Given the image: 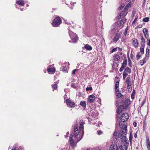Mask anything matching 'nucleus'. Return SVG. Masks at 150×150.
I'll list each match as a JSON object with an SVG mask.
<instances>
[{"label": "nucleus", "mask_w": 150, "mask_h": 150, "mask_svg": "<svg viewBox=\"0 0 150 150\" xmlns=\"http://www.w3.org/2000/svg\"><path fill=\"white\" fill-rule=\"evenodd\" d=\"M79 124L80 126L79 129L77 124L75 125L74 127V137L75 139H77V142H79L82 139L84 134L83 130L84 122L83 120H81Z\"/></svg>", "instance_id": "1"}, {"label": "nucleus", "mask_w": 150, "mask_h": 150, "mask_svg": "<svg viewBox=\"0 0 150 150\" xmlns=\"http://www.w3.org/2000/svg\"><path fill=\"white\" fill-rule=\"evenodd\" d=\"M129 115L127 113H123L120 117H119V116L117 115V120H121V121L123 122L124 123L126 121L129 119Z\"/></svg>", "instance_id": "2"}, {"label": "nucleus", "mask_w": 150, "mask_h": 150, "mask_svg": "<svg viewBox=\"0 0 150 150\" xmlns=\"http://www.w3.org/2000/svg\"><path fill=\"white\" fill-rule=\"evenodd\" d=\"M62 23V20L60 17L57 16L53 20L52 24L53 26L57 27L59 26Z\"/></svg>", "instance_id": "3"}, {"label": "nucleus", "mask_w": 150, "mask_h": 150, "mask_svg": "<svg viewBox=\"0 0 150 150\" xmlns=\"http://www.w3.org/2000/svg\"><path fill=\"white\" fill-rule=\"evenodd\" d=\"M69 33L72 42L73 43H76L78 40L77 35L75 33L70 30L69 31Z\"/></svg>", "instance_id": "4"}, {"label": "nucleus", "mask_w": 150, "mask_h": 150, "mask_svg": "<svg viewBox=\"0 0 150 150\" xmlns=\"http://www.w3.org/2000/svg\"><path fill=\"white\" fill-rule=\"evenodd\" d=\"M131 69L129 67H127L124 69V71L123 73V79L124 80H125L127 76L128 75L127 73L129 74L131 72Z\"/></svg>", "instance_id": "5"}, {"label": "nucleus", "mask_w": 150, "mask_h": 150, "mask_svg": "<svg viewBox=\"0 0 150 150\" xmlns=\"http://www.w3.org/2000/svg\"><path fill=\"white\" fill-rule=\"evenodd\" d=\"M125 108L123 105H120L119 106L117 110V115L119 116L120 114L123 111Z\"/></svg>", "instance_id": "6"}, {"label": "nucleus", "mask_w": 150, "mask_h": 150, "mask_svg": "<svg viewBox=\"0 0 150 150\" xmlns=\"http://www.w3.org/2000/svg\"><path fill=\"white\" fill-rule=\"evenodd\" d=\"M66 104L70 107L73 108L75 106V103L74 102L71 101L70 100L67 99L66 100Z\"/></svg>", "instance_id": "7"}, {"label": "nucleus", "mask_w": 150, "mask_h": 150, "mask_svg": "<svg viewBox=\"0 0 150 150\" xmlns=\"http://www.w3.org/2000/svg\"><path fill=\"white\" fill-rule=\"evenodd\" d=\"M109 150H119L117 144L114 143L111 145L109 149ZM120 150H122V149H120Z\"/></svg>", "instance_id": "8"}, {"label": "nucleus", "mask_w": 150, "mask_h": 150, "mask_svg": "<svg viewBox=\"0 0 150 150\" xmlns=\"http://www.w3.org/2000/svg\"><path fill=\"white\" fill-rule=\"evenodd\" d=\"M122 132H119V134L121 135H126L127 133V128L126 125H125L124 127L122 129Z\"/></svg>", "instance_id": "9"}, {"label": "nucleus", "mask_w": 150, "mask_h": 150, "mask_svg": "<svg viewBox=\"0 0 150 150\" xmlns=\"http://www.w3.org/2000/svg\"><path fill=\"white\" fill-rule=\"evenodd\" d=\"M146 143L148 150H150V141L148 136H146Z\"/></svg>", "instance_id": "10"}, {"label": "nucleus", "mask_w": 150, "mask_h": 150, "mask_svg": "<svg viewBox=\"0 0 150 150\" xmlns=\"http://www.w3.org/2000/svg\"><path fill=\"white\" fill-rule=\"evenodd\" d=\"M121 36V34L118 33L116 34L115 36L112 40V41L114 42H116L119 40V38H120Z\"/></svg>", "instance_id": "11"}, {"label": "nucleus", "mask_w": 150, "mask_h": 150, "mask_svg": "<svg viewBox=\"0 0 150 150\" xmlns=\"http://www.w3.org/2000/svg\"><path fill=\"white\" fill-rule=\"evenodd\" d=\"M95 96L94 95H90L88 98V101L90 103L93 102L95 100Z\"/></svg>", "instance_id": "12"}, {"label": "nucleus", "mask_w": 150, "mask_h": 150, "mask_svg": "<svg viewBox=\"0 0 150 150\" xmlns=\"http://www.w3.org/2000/svg\"><path fill=\"white\" fill-rule=\"evenodd\" d=\"M47 71L50 74H53L55 72V69L54 68L48 67L47 69Z\"/></svg>", "instance_id": "13"}, {"label": "nucleus", "mask_w": 150, "mask_h": 150, "mask_svg": "<svg viewBox=\"0 0 150 150\" xmlns=\"http://www.w3.org/2000/svg\"><path fill=\"white\" fill-rule=\"evenodd\" d=\"M132 40L134 44V45L136 47H137L139 46V42L135 38H133Z\"/></svg>", "instance_id": "14"}, {"label": "nucleus", "mask_w": 150, "mask_h": 150, "mask_svg": "<svg viewBox=\"0 0 150 150\" xmlns=\"http://www.w3.org/2000/svg\"><path fill=\"white\" fill-rule=\"evenodd\" d=\"M140 36H141L140 40L141 41L140 42V44L141 45H142L144 46H145V41L142 35V34H140Z\"/></svg>", "instance_id": "15"}, {"label": "nucleus", "mask_w": 150, "mask_h": 150, "mask_svg": "<svg viewBox=\"0 0 150 150\" xmlns=\"http://www.w3.org/2000/svg\"><path fill=\"white\" fill-rule=\"evenodd\" d=\"M129 101L130 100L129 99H127L125 100H122L120 103H124V104L125 105V107H127L128 106L127 105L128 104V103L129 102Z\"/></svg>", "instance_id": "16"}, {"label": "nucleus", "mask_w": 150, "mask_h": 150, "mask_svg": "<svg viewBox=\"0 0 150 150\" xmlns=\"http://www.w3.org/2000/svg\"><path fill=\"white\" fill-rule=\"evenodd\" d=\"M119 81H117L115 83V91L116 92H118L119 91Z\"/></svg>", "instance_id": "17"}, {"label": "nucleus", "mask_w": 150, "mask_h": 150, "mask_svg": "<svg viewBox=\"0 0 150 150\" xmlns=\"http://www.w3.org/2000/svg\"><path fill=\"white\" fill-rule=\"evenodd\" d=\"M80 105L85 109L86 108V102L84 100L81 101L80 103Z\"/></svg>", "instance_id": "18"}, {"label": "nucleus", "mask_w": 150, "mask_h": 150, "mask_svg": "<svg viewBox=\"0 0 150 150\" xmlns=\"http://www.w3.org/2000/svg\"><path fill=\"white\" fill-rule=\"evenodd\" d=\"M16 3L21 6H23L24 5V1L23 0H17L16 1Z\"/></svg>", "instance_id": "19"}, {"label": "nucleus", "mask_w": 150, "mask_h": 150, "mask_svg": "<svg viewBox=\"0 0 150 150\" xmlns=\"http://www.w3.org/2000/svg\"><path fill=\"white\" fill-rule=\"evenodd\" d=\"M127 14L126 12L122 11L120 13V15L118 16V18L119 19L121 17L124 18L126 16Z\"/></svg>", "instance_id": "20"}, {"label": "nucleus", "mask_w": 150, "mask_h": 150, "mask_svg": "<svg viewBox=\"0 0 150 150\" xmlns=\"http://www.w3.org/2000/svg\"><path fill=\"white\" fill-rule=\"evenodd\" d=\"M120 59V56L117 54H115L113 56V59L115 61H117Z\"/></svg>", "instance_id": "21"}, {"label": "nucleus", "mask_w": 150, "mask_h": 150, "mask_svg": "<svg viewBox=\"0 0 150 150\" xmlns=\"http://www.w3.org/2000/svg\"><path fill=\"white\" fill-rule=\"evenodd\" d=\"M60 70L62 71L63 72H68L66 67L65 66H63L62 67L60 68Z\"/></svg>", "instance_id": "22"}, {"label": "nucleus", "mask_w": 150, "mask_h": 150, "mask_svg": "<svg viewBox=\"0 0 150 150\" xmlns=\"http://www.w3.org/2000/svg\"><path fill=\"white\" fill-rule=\"evenodd\" d=\"M146 52L145 57L144 58H147V59H148L149 57V50L148 48H147L146 49Z\"/></svg>", "instance_id": "23"}, {"label": "nucleus", "mask_w": 150, "mask_h": 150, "mask_svg": "<svg viewBox=\"0 0 150 150\" xmlns=\"http://www.w3.org/2000/svg\"><path fill=\"white\" fill-rule=\"evenodd\" d=\"M85 48L86 50H91L92 49V47L88 44L85 45Z\"/></svg>", "instance_id": "24"}, {"label": "nucleus", "mask_w": 150, "mask_h": 150, "mask_svg": "<svg viewBox=\"0 0 150 150\" xmlns=\"http://www.w3.org/2000/svg\"><path fill=\"white\" fill-rule=\"evenodd\" d=\"M126 82L127 85L132 84L131 82V79L129 76L127 78Z\"/></svg>", "instance_id": "25"}, {"label": "nucleus", "mask_w": 150, "mask_h": 150, "mask_svg": "<svg viewBox=\"0 0 150 150\" xmlns=\"http://www.w3.org/2000/svg\"><path fill=\"white\" fill-rule=\"evenodd\" d=\"M119 138H120V139H122V140H124V141L126 140V135H121L119 134Z\"/></svg>", "instance_id": "26"}, {"label": "nucleus", "mask_w": 150, "mask_h": 150, "mask_svg": "<svg viewBox=\"0 0 150 150\" xmlns=\"http://www.w3.org/2000/svg\"><path fill=\"white\" fill-rule=\"evenodd\" d=\"M119 134H118V132L117 131L115 132L113 134V137L116 139L119 137Z\"/></svg>", "instance_id": "27"}, {"label": "nucleus", "mask_w": 150, "mask_h": 150, "mask_svg": "<svg viewBox=\"0 0 150 150\" xmlns=\"http://www.w3.org/2000/svg\"><path fill=\"white\" fill-rule=\"evenodd\" d=\"M145 47V46H144L142 45H141V47L140 48V52L142 53V54H144V48Z\"/></svg>", "instance_id": "28"}, {"label": "nucleus", "mask_w": 150, "mask_h": 150, "mask_svg": "<svg viewBox=\"0 0 150 150\" xmlns=\"http://www.w3.org/2000/svg\"><path fill=\"white\" fill-rule=\"evenodd\" d=\"M127 65L126 64H124L123 63H122V65L121 67V68L119 69V71L120 72H122V71L124 69V68H125Z\"/></svg>", "instance_id": "29"}, {"label": "nucleus", "mask_w": 150, "mask_h": 150, "mask_svg": "<svg viewBox=\"0 0 150 150\" xmlns=\"http://www.w3.org/2000/svg\"><path fill=\"white\" fill-rule=\"evenodd\" d=\"M136 92L135 91L134 89L133 90L131 94V98L132 99H134V95L135 94Z\"/></svg>", "instance_id": "30"}, {"label": "nucleus", "mask_w": 150, "mask_h": 150, "mask_svg": "<svg viewBox=\"0 0 150 150\" xmlns=\"http://www.w3.org/2000/svg\"><path fill=\"white\" fill-rule=\"evenodd\" d=\"M143 32L144 36H145V35H147L148 34V30L146 28H144L143 30Z\"/></svg>", "instance_id": "31"}, {"label": "nucleus", "mask_w": 150, "mask_h": 150, "mask_svg": "<svg viewBox=\"0 0 150 150\" xmlns=\"http://www.w3.org/2000/svg\"><path fill=\"white\" fill-rule=\"evenodd\" d=\"M117 96L118 98L123 99L124 98V96L120 93H118L117 94Z\"/></svg>", "instance_id": "32"}, {"label": "nucleus", "mask_w": 150, "mask_h": 150, "mask_svg": "<svg viewBox=\"0 0 150 150\" xmlns=\"http://www.w3.org/2000/svg\"><path fill=\"white\" fill-rule=\"evenodd\" d=\"M132 132H130L129 134V140L130 143H132Z\"/></svg>", "instance_id": "33"}, {"label": "nucleus", "mask_w": 150, "mask_h": 150, "mask_svg": "<svg viewBox=\"0 0 150 150\" xmlns=\"http://www.w3.org/2000/svg\"><path fill=\"white\" fill-rule=\"evenodd\" d=\"M149 17H145V18H144L143 19V21L144 22H148L149 21Z\"/></svg>", "instance_id": "34"}, {"label": "nucleus", "mask_w": 150, "mask_h": 150, "mask_svg": "<svg viewBox=\"0 0 150 150\" xmlns=\"http://www.w3.org/2000/svg\"><path fill=\"white\" fill-rule=\"evenodd\" d=\"M70 144L71 146H74V141L73 140H69Z\"/></svg>", "instance_id": "35"}, {"label": "nucleus", "mask_w": 150, "mask_h": 150, "mask_svg": "<svg viewBox=\"0 0 150 150\" xmlns=\"http://www.w3.org/2000/svg\"><path fill=\"white\" fill-rule=\"evenodd\" d=\"M146 59V58H144V59L143 60H140V63L141 65H142L146 63V61H145Z\"/></svg>", "instance_id": "36"}, {"label": "nucleus", "mask_w": 150, "mask_h": 150, "mask_svg": "<svg viewBox=\"0 0 150 150\" xmlns=\"http://www.w3.org/2000/svg\"><path fill=\"white\" fill-rule=\"evenodd\" d=\"M128 65L130 67H132V64L131 63V60L130 59L129 57H128Z\"/></svg>", "instance_id": "37"}, {"label": "nucleus", "mask_w": 150, "mask_h": 150, "mask_svg": "<svg viewBox=\"0 0 150 150\" xmlns=\"http://www.w3.org/2000/svg\"><path fill=\"white\" fill-rule=\"evenodd\" d=\"M52 88L54 89H57V84H54L52 85Z\"/></svg>", "instance_id": "38"}, {"label": "nucleus", "mask_w": 150, "mask_h": 150, "mask_svg": "<svg viewBox=\"0 0 150 150\" xmlns=\"http://www.w3.org/2000/svg\"><path fill=\"white\" fill-rule=\"evenodd\" d=\"M123 63L127 65V61L126 57H125L123 59Z\"/></svg>", "instance_id": "39"}, {"label": "nucleus", "mask_w": 150, "mask_h": 150, "mask_svg": "<svg viewBox=\"0 0 150 150\" xmlns=\"http://www.w3.org/2000/svg\"><path fill=\"white\" fill-rule=\"evenodd\" d=\"M125 5L124 4H122L118 8V10H120L122 9L124 7Z\"/></svg>", "instance_id": "40"}, {"label": "nucleus", "mask_w": 150, "mask_h": 150, "mask_svg": "<svg viewBox=\"0 0 150 150\" xmlns=\"http://www.w3.org/2000/svg\"><path fill=\"white\" fill-rule=\"evenodd\" d=\"M117 23L118 24H119L120 25H123L124 23L123 22V20H121L117 22Z\"/></svg>", "instance_id": "41"}, {"label": "nucleus", "mask_w": 150, "mask_h": 150, "mask_svg": "<svg viewBox=\"0 0 150 150\" xmlns=\"http://www.w3.org/2000/svg\"><path fill=\"white\" fill-rule=\"evenodd\" d=\"M71 87L74 88H76V85L75 83H72L71 84Z\"/></svg>", "instance_id": "42"}, {"label": "nucleus", "mask_w": 150, "mask_h": 150, "mask_svg": "<svg viewBox=\"0 0 150 150\" xmlns=\"http://www.w3.org/2000/svg\"><path fill=\"white\" fill-rule=\"evenodd\" d=\"M119 101L118 100V99H116V101L115 102V105L117 107L119 105Z\"/></svg>", "instance_id": "43"}, {"label": "nucleus", "mask_w": 150, "mask_h": 150, "mask_svg": "<svg viewBox=\"0 0 150 150\" xmlns=\"http://www.w3.org/2000/svg\"><path fill=\"white\" fill-rule=\"evenodd\" d=\"M128 9L129 8L128 7H127V6H126L124 8L123 11H125L127 13V11Z\"/></svg>", "instance_id": "44"}, {"label": "nucleus", "mask_w": 150, "mask_h": 150, "mask_svg": "<svg viewBox=\"0 0 150 150\" xmlns=\"http://www.w3.org/2000/svg\"><path fill=\"white\" fill-rule=\"evenodd\" d=\"M128 9L129 8L128 7H127V6H126L124 8L123 11H125L127 13V11Z\"/></svg>", "instance_id": "45"}, {"label": "nucleus", "mask_w": 150, "mask_h": 150, "mask_svg": "<svg viewBox=\"0 0 150 150\" xmlns=\"http://www.w3.org/2000/svg\"><path fill=\"white\" fill-rule=\"evenodd\" d=\"M125 146L124 147L123 146L121 149L122 150H127V146H126L125 145H124Z\"/></svg>", "instance_id": "46"}, {"label": "nucleus", "mask_w": 150, "mask_h": 150, "mask_svg": "<svg viewBox=\"0 0 150 150\" xmlns=\"http://www.w3.org/2000/svg\"><path fill=\"white\" fill-rule=\"evenodd\" d=\"M92 90V87H87L86 88V90L87 91H91Z\"/></svg>", "instance_id": "47"}, {"label": "nucleus", "mask_w": 150, "mask_h": 150, "mask_svg": "<svg viewBox=\"0 0 150 150\" xmlns=\"http://www.w3.org/2000/svg\"><path fill=\"white\" fill-rule=\"evenodd\" d=\"M139 52L137 54L136 56L137 59V60H138L139 59V58L141 57V55L139 54Z\"/></svg>", "instance_id": "48"}, {"label": "nucleus", "mask_w": 150, "mask_h": 150, "mask_svg": "<svg viewBox=\"0 0 150 150\" xmlns=\"http://www.w3.org/2000/svg\"><path fill=\"white\" fill-rule=\"evenodd\" d=\"M117 47H116L115 48H114L112 50L110 51L111 53H112L116 51L117 50Z\"/></svg>", "instance_id": "49"}, {"label": "nucleus", "mask_w": 150, "mask_h": 150, "mask_svg": "<svg viewBox=\"0 0 150 150\" xmlns=\"http://www.w3.org/2000/svg\"><path fill=\"white\" fill-rule=\"evenodd\" d=\"M132 84H127V89H131L132 88Z\"/></svg>", "instance_id": "50"}, {"label": "nucleus", "mask_w": 150, "mask_h": 150, "mask_svg": "<svg viewBox=\"0 0 150 150\" xmlns=\"http://www.w3.org/2000/svg\"><path fill=\"white\" fill-rule=\"evenodd\" d=\"M78 70V69H75L73 70L72 72V74L74 75L75 74L76 71H77Z\"/></svg>", "instance_id": "51"}, {"label": "nucleus", "mask_w": 150, "mask_h": 150, "mask_svg": "<svg viewBox=\"0 0 150 150\" xmlns=\"http://www.w3.org/2000/svg\"><path fill=\"white\" fill-rule=\"evenodd\" d=\"M91 116L93 117H95L96 116V115L95 112H92Z\"/></svg>", "instance_id": "52"}, {"label": "nucleus", "mask_w": 150, "mask_h": 150, "mask_svg": "<svg viewBox=\"0 0 150 150\" xmlns=\"http://www.w3.org/2000/svg\"><path fill=\"white\" fill-rule=\"evenodd\" d=\"M138 18V17L137 16V17L135 18L134 20L132 22V24H134L136 22L137 19Z\"/></svg>", "instance_id": "53"}, {"label": "nucleus", "mask_w": 150, "mask_h": 150, "mask_svg": "<svg viewBox=\"0 0 150 150\" xmlns=\"http://www.w3.org/2000/svg\"><path fill=\"white\" fill-rule=\"evenodd\" d=\"M145 101H146V99H144L143 101H142V104L141 105V107H142L144 105V104L145 103Z\"/></svg>", "instance_id": "54"}, {"label": "nucleus", "mask_w": 150, "mask_h": 150, "mask_svg": "<svg viewBox=\"0 0 150 150\" xmlns=\"http://www.w3.org/2000/svg\"><path fill=\"white\" fill-rule=\"evenodd\" d=\"M127 29L126 28L125 30L124 33V35L125 36H126L127 33Z\"/></svg>", "instance_id": "55"}, {"label": "nucleus", "mask_w": 150, "mask_h": 150, "mask_svg": "<svg viewBox=\"0 0 150 150\" xmlns=\"http://www.w3.org/2000/svg\"><path fill=\"white\" fill-rule=\"evenodd\" d=\"M73 137V135H72L71 134H70V136H69V140H73V139H72Z\"/></svg>", "instance_id": "56"}, {"label": "nucleus", "mask_w": 150, "mask_h": 150, "mask_svg": "<svg viewBox=\"0 0 150 150\" xmlns=\"http://www.w3.org/2000/svg\"><path fill=\"white\" fill-rule=\"evenodd\" d=\"M102 133V131L100 130H99L97 132L98 134L99 135H100Z\"/></svg>", "instance_id": "57"}, {"label": "nucleus", "mask_w": 150, "mask_h": 150, "mask_svg": "<svg viewBox=\"0 0 150 150\" xmlns=\"http://www.w3.org/2000/svg\"><path fill=\"white\" fill-rule=\"evenodd\" d=\"M133 125L134 127H136L137 126V123L136 122H133Z\"/></svg>", "instance_id": "58"}, {"label": "nucleus", "mask_w": 150, "mask_h": 150, "mask_svg": "<svg viewBox=\"0 0 150 150\" xmlns=\"http://www.w3.org/2000/svg\"><path fill=\"white\" fill-rule=\"evenodd\" d=\"M147 41H148V42L147 43V45L149 46H150V38L148 39Z\"/></svg>", "instance_id": "59"}, {"label": "nucleus", "mask_w": 150, "mask_h": 150, "mask_svg": "<svg viewBox=\"0 0 150 150\" xmlns=\"http://www.w3.org/2000/svg\"><path fill=\"white\" fill-rule=\"evenodd\" d=\"M144 37L145 38L148 39V38L149 37V35L148 34L147 35H145V36H144Z\"/></svg>", "instance_id": "60"}, {"label": "nucleus", "mask_w": 150, "mask_h": 150, "mask_svg": "<svg viewBox=\"0 0 150 150\" xmlns=\"http://www.w3.org/2000/svg\"><path fill=\"white\" fill-rule=\"evenodd\" d=\"M130 57H131V58L132 59H133V57H134V55H133V54H132V53L131 54Z\"/></svg>", "instance_id": "61"}, {"label": "nucleus", "mask_w": 150, "mask_h": 150, "mask_svg": "<svg viewBox=\"0 0 150 150\" xmlns=\"http://www.w3.org/2000/svg\"><path fill=\"white\" fill-rule=\"evenodd\" d=\"M134 137L136 138L137 137V132H136V133L134 134Z\"/></svg>", "instance_id": "62"}, {"label": "nucleus", "mask_w": 150, "mask_h": 150, "mask_svg": "<svg viewBox=\"0 0 150 150\" xmlns=\"http://www.w3.org/2000/svg\"><path fill=\"white\" fill-rule=\"evenodd\" d=\"M142 25L141 24V25H139L138 26V27L139 28H142Z\"/></svg>", "instance_id": "63"}, {"label": "nucleus", "mask_w": 150, "mask_h": 150, "mask_svg": "<svg viewBox=\"0 0 150 150\" xmlns=\"http://www.w3.org/2000/svg\"><path fill=\"white\" fill-rule=\"evenodd\" d=\"M65 23L67 24H70V23L68 21H67V20H66L65 21Z\"/></svg>", "instance_id": "64"}]
</instances>
